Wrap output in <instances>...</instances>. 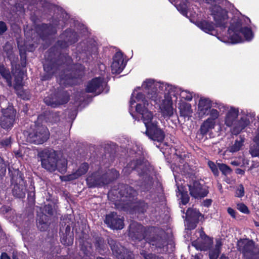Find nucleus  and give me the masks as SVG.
<instances>
[{
  "label": "nucleus",
  "mask_w": 259,
  "mask_h": 259,
  "mask_svg": "<svg viewBox=\"0 0 259 259\" xmlns=\"http://www.w3.org/2000/svg\"><path fill=\"white\" fill-rule=\"evenodd\" d=\"M1 259H10V258L6 253L3 252L1 254Z\"/></svg>",
  "instance_id": "bf43d9fd"
},
{
  "label": "nucleus",
  "mask_w": 259,
  "mask_h": 259,
  "mask_svg": "<svg viewBox=\"0 0 259 259\" xmlns=\"http://www.w3.org/2000/svg\"><path fill=\"white\" fill-rule=\"evenodd\" d=\"M30 191L28 193V200L33 203L35 199V191H34V187L33 186L31 185L30 187Z\"/></svg>",
  "instance_id": "c03bdc74"
},
{
  "label": "nucleus",
  "mask_w": 259,
  "mask_h": 259,
  "mask_svg": "<svg viewBox=\"0 0 259 259\" xmlns=\"http://www.w3.org/2000/svg\"><path fill=\"white\" fill-rule=\"evenodd\" d=\"M135 103H137L136 112L142 115L143 122L146 128V135L154 141L162 142L165 137L164 133L158 126L157 117L153 115L152 112L149 111V104L141 92V89L140 87L135 89L130 102L129 112L133 118L136 120L137 118L132 113L134 107L133 106Z\"/></svg>",
  "instance_id": "7ed1b4c3"
},
{
  "label": "nucleus",
  "mask_w": 259,
  "mask_h": 259,
  "mask_svg": "<svg viewBox=\"0 0 259 259\" xmlns=\"http://www.w3.org/2000/svg\"><path fill=\"white\" fill-rule=\"evenodd\" d=\"M70 228L69 226L66 227L65 234L61 236V242L65 245H71L73 242V238L72 233L70 232Z\"/></svg>",
  "instance_id": "72a5a7b5"
},
{
  "label": "nucleus",
  "mask_w": 259,
  "mask_h": 259,
  "mask_svg": "<svg viewBox=\"0 0 259 259\" xmlns=\"http://www.w3.org/2000/svg\"><path fill=\"white\" fill-rule=\"evenodd\" d=\"M141 253L145 259H163L161 256H156L151 253H148V251L145 250H143Z\"/></svg>",
  "instance_id": "58836bf2"
},
{
  "label": "nucleus",
  "mask_w": 259,
  "mask_h": 259,
  "mask_svg": "<svg viewBox=\"0 0 259 259\" xmlns=\"http://www.w3.org/2000/svg\"><path fill=\"white\" fill-rule=\"evenodd\" d=\"M191 169L187 163H184L183 165H179L176 168L173 167L174 175L175 178L176 182L178 180V176L177 173L180 172L182 175H189L192 174Z\"/></svg>",
  "instance_id": "c756f323"
},
{
  "label": "nucleus",
  "mask_w": 259,
  "mask_h": 259,
  "mask_svg": "<svg viewBox=\"0 0 259 259\" xmlns=\"http://www.w3.org/2000/svg\"><path fill=\"white\" fill-rule=\"evenodd\" d=\"M211 15L216 27L225 28L229 22L230 26L228 34L225 36L218 35L217 38L225 43L237 44L244 40L250 41L253 37V34L250 27V19L239 13H236L230 20L227 11L221 5H215L210 8Z\"/></svg>",
  "instance_id": "f03ea898"
},
{
  "label": "nucleus",
  "mask_w": 259,
  "mask_h": 259,
  "mask_svg": "<svg viewBox=\"0 0 259 259\" xmlns=\"http://www.w3.org/2000/svg\"><path fill=\"white\" fill-rule=\"evenodd\" d=\"M192 259H200L199 256L198 255H196L195 256H193Z\"/></svg>",
  "instance_id": "774afa93"
},
{
  "label": "nucleus",
  "mask_w": 259,
  "mask_h": 259,
  "mask_svg": "<svg viewBox=\"0 0 259 259\" xmlns=\"http://www.w3.org/2000/svg\"><path fill=\"white\" fill-rule=\"evenodd\" d=\"M212 201L211 199H206L203 202V205L206 207L209 206L211 204Z\"/></svg>",
  "instance_id": "4d7b16f0"
},
{
  "label": "nucleus",
  "mask_w": 259,
  "mask_h": 259,
  "mask_svg": "<svg viewBox=\"0 0 259 259\" xmlns=\"http://www.w3.org/2000/svg\"><path fill=\"white\" fill-rule=\"evenodd\" d=\"M218 167L222 173L225 175L230 174L231 171L230 168L223 163H218Z\"/></svg>",
  "instance_id": "79ce46f5"
},
{
  "label": "nucleus",
  "mask_w": 259,
  "mask_h": 259,
  "mask_svg": "<svg viewBox=\"0 0 259 259\" xmlns=\"http://www.w3.org/2000/svg\"><path fill=\"white\" fill-rule=\"evenodd\" d=\"M49 122L55 123L59 120V116L57 113H52L50 114L48 118Z\"/></svg>",
  "instance_id": "a18cd8bd"
},
{
  "label": "nucleus",
  "mask_w": 259,
  "mask_h": 259,
  "mask_svg": "<svg viewBox=\"0 0 259 259\" xmlns=\"http://www.w3.org/2000/svg\"><path fill=\"white\" fill-rule=\"evenodd\" d=\"M35 33L32 34L34 31L33 29H31L30 32L27 31V29L24 30L25 35L26 37H30L32 40L34 39L35 35L37 37L41 38L42 40L46 39V37L49 35L55 33L56 32V27L52 25L48 26L45 24H41V25H37L35 26Z\"/></svg>",
  "instance_id": "ddd939ff"
},
{
  "label": "nucleus",
  "mask_w": 259,
  "mask_h": 259,
  "mask_svg": "<svg viewBox=\"0 0 259 259\" xmlns=\"http://www.w3.org/2000/svg\"><path fill=\"white\" fill-rule=\"evenodd\" d=\"M136 170L140 177H143V182L138 186V191L146 192L149 190L152 185V178L149 175L150 170L147 167L146 164L141 160L131 161L127 166L124 167L123 171L125 175H128L132 170Z\"/></svg>",
  "instance_id": "6e6552de"
},
{
  "label": "nucleus",
  "mask_w": 259,
  "mask_h": 259,
  "mask_svg": "<svg viewBox=\"0 0 259 259\" xmlns=\"http://www.w3.org/2000/svg\"><path fill=\"white\" fill-rule=\"evenodd\" d=\"M61 38L62 40H59L57 42V46L60 48L67 47L77 40L76 33L71 29H67L62 33Z\"/></svg>",
  "instance_id": "6ab92c4d"
},
{
  "label": "nucleus",
  "mask_w": 259,
  "mask_h": 259,
  "mask_svg": "<svg viewBox=\"0 0 259 259\" xmlns=\"http://www.w3.org/2000/svg\"><path fill=\"white\" fill-rule=\"evenodd\" d=\"M0 106L2 108V116L0 119V124L3 128L7 130L11 128L13 126L15 120L16 111L11 106H9L6 109L3 108L1 104Z\"/></svg>",
  "instance_id": "dca6fc26"
},
{
  "label": "nucleus",
  "mask_w": 259,
  "mask_h": 259,
  "mask_svg": "<svg viewBox=\"0 0 259 259\" xmlns=\"http://www.w3.org/2000/svg\"><path fill=\"white\" fill-rule=\"evenodd\" d=\"M106 85V82L101 77H96L89 81L86 86V91L88 93L100 94Z\"/></svg>",
  "instance_id": "aec40b11"
},
{
  "label": "nucleus",
  "mask_w": 259,
  "mask_h": 259,
  "mask_svg": "<svg viewBox=\"0 0 259 259\" xmlns=\"http://www.w3.org/2000/svg\"><path fill=\"white\" fill-rule=\"evenodd\" d=\"M44 68L45 71H47L49 74H51L52 73L51 71L50 72L49 67H48L46 65H44Z\"/></svg>",
  "instance_id": "680f3d73"
},
{
  "label": "nucleus",
  "mask_w": 259,
  "mask_h": 259,
  "mask_svg": "<svg viewBox=\"0 0 259 259\" xmlns=\"http://www.w3.org/2000/svg\"><path fill=\"white\" fill-rule=\"evenodd\" d=\"M237 248L244 259H259V245L255 246L252 240L240 239L238 241Z\"/></svg>",
  "instance_id": "9b49d317"
},
{
  "label": "nucleus",
  "mask_w": 259,
  "mask_h": 259,
  "mask_svg": "<svg viewBox=\"0 0 259 259\" xmlns=\"http://www.w3.org/2000/svg\"><path fill=\"white\" fill-rule=\"evenodd\" d=\"M24 74L23 72L19 71L17 75L15 76L14 88L16 90L17 94L21 96L23 99V90L22 88L23 86V80L24 79Z\"/></svg>",
  "instance_id": "c85d7f7f"
},
{
  "label": "nucleus",
  "mask_w": 259,
  "mask_h": 259,
  "mask_svg": "<svg viewBox=\"0 0 259 259\" xmlns=\"http://www.w3.org/2000/svg\"><path fill=\"white\" fill-rule=\"evenodd\" d=\"M190 195L195 198H201L206 196L208 191L197 181H193L188 184Z\"/></svg>",
  "instance_id": "412c9836"
},
{
  "label": "nucleus",
  "mask_w": 259,
  "mask_h": 259,
  "mask_svg": "<svg viewBox=\"0 0 259 259\" xmlns=\"http://www.w3.org/2000/svg\"><path fill=\"white\" fill-rule=\"evenodd\" d=\"M0 74L6 80L8 85L12 86V77L9 70L7 69L4 66L0 65Z\"/></svg>",
  "instance_id": "c9c22d12"
},
{
  "label": "nucleus",
  "mask_w": 259,
  "mask_h": 259,
  "mask_svg": "<svg viewBox=\"0 0 259 259\" xmlns=\"http://www.w3.org/2000/svg\"><path fill=\"white\" fill-rule=\"evenodd\" d=\"M142 88L147 94V98L159 104V109L164 118H169L174 113V102L177 100V95L181 100L190 101L194 94L188 90L174 87L166 83L156 82L152 79H147L142 85Z\"/></svg>",
  "instance_id": "f257e3e1"
},
{
  "label": "nucleus",
  "mask_w": 259,
  "mask_h": 259,
  "mask_svg": "<svg viewBox=\"0 0 259 259\" xmlns=\"http://www.w3.org/2000/svg\"><path fill=\"white\" fill-rule=\"evenodd\" d=\"M95 245L96 250L101 254H105L109 251L107 245L100 237L95 238Z\"/></svg>",
  "instance_id": "2f4dec72"
},
{
  "label": "nucleus",
  "mask_w": 259,
  "mask_h": 259,
  "mask_svg": "<svg viewBox=\"0 0 259 259\" xmlns=\"http://www.w3.org/2000/svg\"><path fill=\"white\" fill-rule=\"evenodd\" d=\"M178 109L181 116L184 117L191 116L193 113L191 104L183 100H180L178 104Z\"/></svg>",
  "instance_id": "bb28decb"
},
{
  "label": "nucleus",
  "mask_w": 259,
  "mask_h": 259,
  "mask_svg": "<svg viewBox=\"0 0 259 259\" xmlns=\"http://www.w3.org/2000/svg\"><path fill=\"white\" fill-rule=\"evenodd\" d=\"M82 243L81 244V249L82 250L84 251V254L85 256L87 257H89V259H91V256L89 254H90L91 253V244L88 241H83L82 240V242L80 241V244ZM85 259H88L87 258H85Z\"/></svg>",
  "instance_id": "4c0bfd02"
},
{
  "label": "nucleus",
  "mask_w": 259,
  "mask_h": 259,
  "mask_svg": "<svg viewBox=\"0 0 259 259\" xmlns=\"http://www.w3.org/2000/svg\"><path fill=\"white\" fill-rule=\"evenodd\" d=\"M145 228L137 222L132 223L129 227V236L133 240L144 243V247H150L151 251L162 253L167 251L166 241L158 235H145Z\"/></svg>",
  "instance_id": "20e7f679"
},
{
  "label": "nucleus",
  "mask_w": 259,
  "mask_h": 259,
  "mask_svg": "<svg viewBox=\"0 0 259 259\" xmlns=\"http://www.w3.org/2000/svg\"><path fill=\"white\" fill-rule=\"evenodd\" d=\"M212 107L211 102L206 98H201L198 104V114L199 117L203 118L208 115L209 111Z\"/></svg>",
  "instance_id": "5701e85b"
},
{
  "label": "nucleus",
  "mask_w": 259,
  "mask_h": 259,
  "mask_svg": "<svg viewBox=\"0 0 259 259\" xmlns=\"http://www.w3.org/2000/svg\"><path fill=\"white\" fill-rule=\"evenodd\" d=\"M186 215L188 219L196 221L199 220L201 213L196 209L189 208L187 211Z\"/></svg>",
  "instance_id": "e433bc0d"
},
{
  "label": "nucleus",
  "mask_w": 259,
  "mask_h": 259,
  "mask_svg": "<svg viewBox=\"0 0 259 259\" xmlns=\"http://www.w3.org/2000/svg\"><path fill=\"white\" fill-rule=\"evenodd\" d=\"M26 234V232H25V230H22V235L23 236V237L24 238H25V235Z\"/></svg>",
  "instance_id": "0e129e2a"
},
{
  "label": "nucleus",
  "mask_w": 259,
  "mask_h": 259,
  "mask_svg": "<svg viewBox=\"0 0 259 259\" xmlns=\"http://www.w3.org/2000/svg\"><path fill=\"white\" fill-rule=\"evenodd\" d=\"M176 7L177 10L184 16L188 18L190 21L195 24L199 28L205 33L208 34L218 36L219 35L216 32L215 28V25L210 19L203 18L200 19L199 14L196 13L195 9L190 8V5H188L187 0H169Z\"/></svg>",
  "instance_id": "39448f33"
},
{
  "label": "nucleus",
  "mask_w": 259,
  "mask_h": 259,
  "mask_svg": "<svg viewBox=\"0 0 259 259\" xmlns=\"http://www.w3.org/2000/svg\"><path fill=\"white\" fill-rule=\"evenodd\" d=\"M237 209L244 213H248L249 212L247 207L243 203H238L237 205Z\"/></svg>",
  "instance_id": "de8ad7c7"
},
{
  "label": "nucleus",
  "mask_w": 259,
  "mask_h": 259,
  "mask_svg": "<svg viewBox=\"0 0 259 259\" xmlns=\"http://www.w3.org/2000/svg\"><path fill=\"white\" fill-rule=\"evenodd\" d=\"M7 164L4 161L3 159L0 157V175H3L6 171Z\"/></svg>",
  "instance_id": "8fccbe9b"
},
{
  "label": "nucleus",
  "mask_w": 259,
  "mask_h": 259,
  "mask_svg": "<svg viewBox=\"0 0 259 259\" xmlns=\"http://www.w3.org/2000/svg\"><path fill=\"white\" fill-rule=\"evenodd\" d=\"M108 243L113 254L118 259H133V253L124 248L119 242L112 238L108 239Z\"/></svg>",
  "instance_id": "2eb2a0df"
},
{
  "label": "nucleus",
  "mask_w": 259,
  "mask_h": 259,
  "mask_svg": "<svg viewBox=\"0 0 259 259\" xmlns=\"http://www.w3.org/2000/svg\"><path fill=\"white\" fill-rule=\"evenodd\" d=\"M236 173L240 175H243L244 173V171L241 169L237 168L236 169Z\"/></svg>",
  "instance_id": "052dcab7"
},
{
  "label": "nucleus",
  "mask_w": 259,
  "mask_h": 259,
  "mask_svg": "<svg viewBox=\"0 0 259 259\" xmlns=\"http://www.w3.org/2000/svg\"><path fill=\"white\" fill-rule=\"evenodd\" d=\"M245 142V138L240 136L232 142L228 148V150L231 153H235L241 150Z\"/></svg>",
  "instance_id": "a878e982"
},
{
  "label": "nucleus",
  "mask_w": 259,
  "mask_h": 259,
  "mask_svg": "<svg viewBox=\"0 0 259 259\" xmlns=\"http://www.w3.org/2000/svg\"><path fill=\"white\" fill-rule=\"evenodd\" d=\"M75 81L76 78L69 74L61 75L59 78L60 84L64 87L74 85L75 83Z\"/></svg>",
  "instance_id": "f704fd0d"
},
{
  "label": "nucleus",
  "mask_w": 259,
  "mask_h": 259,
  "mask_svg": "<svg viewBox=\"0 0 259 259\" xmlns=\"http://www.w3.org/2000/svg\"><path fill=\"white\" fill-rule=\"evenodd\" d=\"M49 137L48 128L44 125H36L32 132H30L27 137L28 142L35 144H41L46 142Z\"/></svg>",
  "instance_id": "4468645a"
},
{
  "label": "nucleus",
  "mask_w": 259,
  "mask_h": 259,
  "mask_svg": "<svg viewBox=\"0 0 259 259\" xmlns=\"http://www.w3.org/2000/svg\"><path fill=\"white\" fill-rule=\"evenodd\" d=\"M12 193L14 196L23 198L25 196L26 185L23 174L18 170H15L12 178Z\"/></svg>",
  "instance_id": "f8f14e48"
},
{
  "label": "nucleus",
  "mask_w": 259,
  "mask_h": 259,
  "mask_svg": "<svg viewBox=\"0 0 259 259\" xmlns=\"http://www.w3.org/2000/svg\"><path fill=\"white\" fill-rule=\"evenodd\" d=\"M208 115L210 116L208 118H211L213 121H215L220 116V112L216 109L211 108Z\"/></svg>",
  "instance_id": "a19ab883"
},
{
  "label": "nucleus",
  "mask_w": 259,
  "mask_h": 259,
  "mask_svg": "<svg viewBox=\"0 0 259 259\" xmlns=\"http://www.w3.org/2000/svg\"><path fill=\"white\" fill-rule=\"evenodd\" d=\"M231 164L234 165H238V162L237 161H234L231 162Z\"/></svg>",
  "instance_id": "69168bd1"
},
{
  "label": "nucleus",
  "mask_w": 259,
  "mask_h": 259,
  "mask_svg": "<svg viewBox=\"0 0 259 259\" xmlns=\"http://www.w3.org/2000/svg\"><path fill=\"white\" fill-rule=\"evenodd\" d=\"M244 195V188L242 184L237 186L235 190V196L241 198Z\"/></svg>",
  "instance_id": "ea45409f"
},
{
  "label": "nucleus",
  "mask_w": 259,
  "mask_h": 259,
  "mask_svg": "<svg viewBox=\"0 0 259 259\" xmlns=\"http://www.w3.org/2000/svg\"><path fill=\"white\" fill-rule=\"evenodd\" d=\"M181 202L183 204H186L189 201V196L187 192H181Z\"/></svg>",
  "instance_id": "09e8293b"
},
{
  "label": "nucleus",
  "mask_w": 259,
  "mask_h": 259,
  "mask_svg": "<svg viewBox=\"0 0 259 259\" xmlns=\"http://www.w3.org/2000/svg\"><path fill=\"white\" fill-rule=\"evenodd\" d=\"M200 238L192 242V245L197 250H209L210 259H217L220 252L222 246V242L220 240L216 241L214 248H211L212 240L207 236L202 231L200 233Z\"/></svg>",
  "instance_id": "1a4fd4ad"
},
{
  "label": "nucleus",
  "mask_w": 259,
  "mask_h": 259,
  "mask_svg": "<svg viewBox=\"0 0 259 259\" xmlns=\"http://www.w3.org/2000/svg\"><path fill=\"white\" fill-rule=\"evenodd\" d=\"M1 144H2V146L5 147H8L10 146L11 144V138H9L2 140Z\"/></svg>",
  "instance_id": "603ef678"
},
{
  "label": "nucleus",
  "mask_w": 259,
  "mask_h": 259,
  "mask_svg": "<svg viewBox=\"0 0 259 259\" xmlns=\"http://www.w3.org/2000/svg\"><path fill=\"white\" fill-rule=\"evenodd\" d=\"M208 165L210 168L211 169V170H212L213 174L215 176H218L219 174V171L218 169V167L215 164V163L212 161H208Z\"/></svg>",
  "instance_id": "49530a36"
},
{
  "label": "nucleus",
  "mask_w": 259,
  "mask_h": 259,
  "mask_svg": "<svg viewBox=\"0 0 259 259\" xmlns=\"http://www.w3.org/2000/svg\"><path fill=\"white\" fill-rule=\"evenodd\" d=\"M255 141L259 140V129H258V134H257V136L255 138Z\"/></svg>",
  "instance_id": "338daca9"
},
{
  "label": "nucleus",
  "mask_w": 259,
  "mask_h": 259,
  "mask_svg": "<svg viewBox=\"0 0 259 259\" xmlns=\"http://www.w3.org/2000/svg\"><path fill=\"white\" fill-rule=\"evenodd\" d=\"M239 110L233 107L228 108L224 118V124L228 127H233L232 133L234 135H238L242 131L250 122V119L254 118L253 113L242 114L239 120Z\"/></svg>",
  "instance_id": "423d86ee"
},
{
  "label": "nucleus",
  "mask_w": 259,
  "mask_h": 259,
  "mask_svg": "<svg viewBox=\"0 0 259 259\" xmlns=\"http://www.w3.org/2000/svg\"><path fill=\"white\" fill-rule=\"evenodd\" d=\"M37 227L41 231L46 230L48 227V217L46 214L41 213L37 215L36 220Z\"/></svg>",
  "instance_id": "473e14b6"
},
{
  "label": "nucleus",
  "mask_w": 259,
  "mask_h": 259,
  "mask_svg": "<svg viewBox=\"0 0 259 259\" xmlns=\"http://www.w3.org/2000/svg\"><path fill=\"white\" fill-rule=\"evenodd\" d=\"M105 223L112 229L121 230L124 227L123 218L112 212L106 215Z\"/></svg>",
  "instance_id": "a211bd4d"
},
{
  "label": "nucleus",
  "mask_w": 259,
  "mask_h": 259,
  "mask_svg": "<svg viewBox=\"0 0 259 259\" xmlns=\"http://www.w3.org/2000/svg\"><path fill=\"white\" fill-rule=\"evenodd\" d=\"M44 210L49 214H52L53 213V209L51 205H46L44 207Z\"/></svg>",
  "instance_id": "5fc2aeb1"
},
{
  "label": "nucleus",
  "mask_w": 259,
  "mask_h": 259,
  "mask_svg": "<svg viewBox=\"0 0 259 259\" xmlns=\"http://www.w3.org/2000/svg\"><path fill=\"white\" fill-rule=\"evenodd\" d=\"M123 187L124 190L121 189L120 191V195L122 198L125 197L126 198V199H123V201H132L134 197L137 195V191L129 186H124Z\"/></svg>",
  "instance_id": "cd10ccee"
},
{
  "label": "nucleus",
  "mask_w": 259,
  "mask_h": 259,
  "mask_svg": "<svg viewBox=\"0 0 259 259\" xmlns=\"http://www.w3.org/2000/svg\"><path fill=\"white\" fill-rule=\"evenodd\" d=\"M41 165L50 172L57 170L64 173L67 170V161L65 158L58 159L57 153L53 149L44 150L40 154Z\"/></svg>",
  "instance_id": "0eeeda50"
},
{
  "label": "nucleus",
  "mask_w": 259,
  "mask_h": 259,
  "mask_svg": "<svg viewBox=\"0 0 259 259\" xmlns=\"http://www.w3.org/2000/svg\"><path fill=\"white\" fill-rule=\"evenodd\" d=\"M126 205L129 206L128 210L131 213H144L147 208V204L143 201L136 202H127Z\"/></svg>",
  "instance_id": "393cba45"
},
{
  "label": "nucleus",
  "mask_w": 259,
  "mask_h": 259,
  "mask_svg": "<svg viewBox=\"0 0 259 259\" xmlns=\"http://www.w3.org/2000/svg\"><path fill=\"white\" fill-rule=\"evenodd\" d=\"M7 30L6 24L3 21H0V36L3 34Z\"/></svg>",
  "instance_id": "864d4df0"
},
{
  "label": "nucleus",
  "mask_w": 259,
  "mask_h": 259,
  "mask_svg": "<svg viewBox=\"0 0 259 259\" xmlns=\"http://www.w3.org/2000/svg\"><path fill=\"white\" fill-rule=\"evenodd\" d=\"M18 47L19 49V50H20V54H21L22 53V52L24 51H29V52H32L33 51V47H34V45H32L31 46H29V48H28L27 46L26 47V49H24L23 48V47L22 46H21L20 45V44L19 43H18Z\"/></svg>",
  "instance_id": "3c124183"
},
{
  "label": "nucleus",
  "mask_w": 259,
  "mask_h": 259,
  "mask_svg": "<svg viewBox=\"0 0 259 259\" xmlns=\"http://www.w3.org/2000/svg\"><path fill=\"white\" fill-rule=\"evenodd\" d=\"M89 169V165L87 163H83L81 164L77 170L68 176L63 177L62 180L63 181H72L78 178L79 177L84 175Z\"/></svg>",
  "instance_id": "b1692460"
},
{
  "label": "nucleus",
  "mask_w": 259,
  "mask_h": 259,
  "mask_svg": "<svg viewBox=\"0 0 259 259\" xmlns=\"http://www.w3.org/2000/svg\"><path fill=\"white\" fill-rule=\"evenodd\" d=\"M119 175V172L113 169L109 170L106 175L102 176L99 172H97L87 178V183L91 188L101 187L117 179Z\"/></svg>",
  "instance_id": "9d476101"
},
{
  "label": "nucleus",
  "mask_w": 259,
  "mask_h": 259,
  "mask_svg": "<svg viewBox=\"0 0 259 259\" xmlns=\"http://www.w3.org/2000/svg\"><path fill=\"white\" fill-rule=\"evenodd\" d=\"M228 213L233 218H235V211L231 207L228 208Z\"/></svg>",
  "instance_id": "6e6d98bb"
},
{
  "label": "nucleus",
  "mask_w": 259,
  "mask_h": 259,
  "mask_svg": "<svg viewBox=\"0 0 259 259\" xmlns=\"http://www.w3.org/2000/svg\"><path fill=\"white\" fill-rule=\"evenodd\" d=\"M217 187L218 188V189L220 190V191H222V185L221 184L218 183V184H217Z\"/></svg>",
  "instance_id": "e2e57ef3"
},
{
  "label": "nucleus",
  "mask_w": 259,
  "mask_h": 259,
  "mask_svg": "<svg viewBox=\"0 0 259 259\" xmlns=\"http://www.w3.org/2000/svg\"><path fill=\"white\" fill-rule=\"evenodd\" d=\"M69 100V94L63 92L57 95H51L46 97L44 99L45 103L52 107H56L59 105L66 103Z\"/></svg>",
  "instance_id": "f3484780"
},
{
  "label": "nucleus",
  "mask_w": 259,
  "mask_h": 259,
  "mask_svg": "<svg viewBox=\"0 0 259 259\" xmlns=\"http://www.w3.org/2000/svg\"><path fill=\"white\" fill-rule=\"evenodd\" d=\"M126 62L124 61L123 56L121 52H117L113 58L111 67L112 73L119 74L124 69Z\"/></svg>",
  "instance_id": "4be33fe9"
},
{
  "label": "nucleus",
  "mask_w": 259,
  "mask_h": 259,
  "mask_svg": "<svg viewBox=\"0 0 259 259\" xmlns=\"http://www.w3.org/2000/svg\"><path fill=\"white\" fill-rule=\"evenodd\" d=\"M249 152L252 157H259V144L250 148Z\"/></svg>",
  "instance_id": "37998d69"
},
{
  "label": "nucleus",
  "mask_w": 259,
  "mask_h": 259,
  "mask_svg": "<svg viewBox=\"0 0 259 259\" xmlns=\"http://www.w3.org/2000/svg\"><path fill=\"white\" fill-rule=\"evenodd\" d=\"M215 125V121L211 118H207L206 120L204 121L202 124L201 125L200 128V132L201 134L205 135L213 129Z\"/></svg>",
  "instance_id": "7c9ffc66"
},
{
  "label": "nucleus",
  "mask_w": 259,
  "mask_h": 259,
  "mask_svg": "<svg viewBox=\"0 0 259 259\" xmlns=\"http://www.w3.org/2000/svg\"><path fill=\"white\" fill-rule=\"evenodd\" d=\"M213 107H217V108H219V109H220V110H221L222 109H226V106H225L224 105L221 104H217V105L214 106Z\"/></svg>",
  "instance_id": "13d9d810"
}]
</instances>
